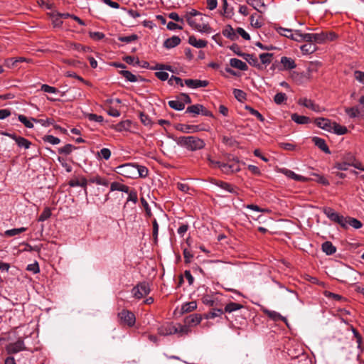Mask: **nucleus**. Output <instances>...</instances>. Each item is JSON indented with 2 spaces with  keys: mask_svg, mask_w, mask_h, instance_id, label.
Returning <instances> with one entry per match:
<instances>
[{
  "mask_svg": "<svg viewBox=\"0 0 364 364\" xmlns=\"http://www.w3.org/2000/svg\"><path fill=\"white\" fill-rule=\"evenodd\" d=\"M300 48L304 54H311L316 50V46L312 43L304 44Z\"/></svg>",
  "mask_w": 364,
  "mask_h": 364,
  "instance_id": "f704fd0d",
  "label": "nucleus"
},
{
  "mask_svg": "<svg viewBox=\"0 0 364 364\" xmlns=\"http://www.w3.org/2000/svg\"><path fill=\"white\" fill-rule=\"evenodd\" d=\"M6 349L9 354L17 353L24 349V343L22 340H18L15 343H9Z\"/></svg>",
  "mask_w": 364,
  "mask_h": 364,
  "instance_id": "f8f14e48",
  "label": "nucleus"
},
{
  "mask_svg": "<svg viewBox=\"0 0 364 364\" xmlns=\"http://www.w3.org/2000/svg\"><path fill=\"white\" fill-rule=\"evenodd\" d=\"M233 94L235 97L240 102H243L246 100V93L240 89H234Z\"/></svg>",
  "mask_w": 364,
  "mask_h": 364,
  "instance_id": "8fccbe9b",
  "label": "nucleus"
},
{
  "mask_svg": "<svg viewBox=\"0 0 364 364\" xmlns=\"http://www.w3.org/2000/svg\"><path fill=\"white\" fill-rule=\"evenodd\" d=\"M138 39V36L136 34H132L128 36H119L118 40L119 41L129 43Z\"/></svg>",
  "mask_w": 364,
  "mask_h": 364,
  "instance_id": "13d9d810",
  "label": "nucleus"
},
{
  "mask_svg": "<svg viewBox=\"0 0 364 364\" xmlns=\"http://www.w3.org/2000/svg\"><path fill=\"white\" fill-rule=\"evenodd\" d=\"M43 140L45 141V142H48V143H50L51 144H58L60 142V140L59 138L58 137H55L53 135H45L43 137Z\"/></svg>",
  "mask_w": 364,
  "mask_h": 364,
  "instance_id": "603ef678",
  "label": "nucleus"
},
{
  "mask_svg": "<svg viewBox=\"0 0 364 364\" xmlns=\"http://www.w3.org/2000/svg\"><path fill=\"white\" fill-rule=\"evenodd\" d=\"M358 274V272L354 269L347 267L345 268L343 274L341 275V277L338 279L343 283L354 284L357 279L356 276Z\"/></svg>",
  "mask_w": 364,
  "mask_h": 364,
  "instance_id": "39448f33",
  "label": "nucleus"
},
{
  "mask_svg": "<svg viewBox=\"0 0 364 364\" xmlns=\"http://www.w3.org/2000/svg\"><path fill=\"white\" fill-rule=\"evenodd\" d=\"M168 104L171 108L175 110L181 111L185 108V104L180 100H171Z\"/></svg>",
  "mask_w": 364,
  "mask_h": 364,
  "instance_id": "72a5a7b5",
  "label": "nucleus"
},
{
  "mask_svg": "<svg viewBox=\"0 0 364 364\" xmlns=\"http://www.w3.org/2000/svg\"><path fill=\"white\" fill-rule=\"evenodd\" d=\"M243 308V305L235 303V302H230L227 304L225 306L224 311L225 313H232L233 311L240 310Z\"/></svg>",
  "mask_w": 364,
  "mask_h": 364,
  "instance_id": "393cba45",
  "label": "nucleus"
},
{
  "mask_svg": "<svg viewBox=\"0 0 364 364\" xmlns=\"http://www.w3.org/2000/svg\"><path fill=\"white\" fill-rule=\"evenodd\" d=\"M230 65L231 67L237 68L242 71H246L248 70L247 64L237 58H231L230 60Z\"/></svg>",
  "mask_w": 364,
  "mask_h": 364,
  "instance_id": "6ab92c4d",
  "label": "nucleus"
},
{
  "mask_svg": "<svg viewBox=\"0 0 364 364\" xmlns=\"http://www.w3.org/2000/svg\"><path fill=\"white\" fill-rule=\"evenodd\" d=\"M323 213L326 217L331 221H333L339 224L342 228L347 229L348 225L353 227L355 229H359L362 228V223L356 218L351 217H344L339 215L332 208L326 207L323 208Z\"/></svg>",
  "mask_w": 364,
  "mask_h": 364,
  "instance_id": "f257e3e1",
  "label": "nucleus"
},
{
  "mask_svg": "<svg viewBox=\"0 0 364 364\" xmlns=\"http://www.w3.org/2000/svg\"><path fill=\"white\" fill-rule=\"evenodd\" d=\"M89 36L95 41H100L105 38V34L102 32L99 31H90L89 32Z\"/></svg>",
  "mask_w": 364,
  "mask_h": 364,
  "instance_id": "e2e57ef3",
  "label": "nucleus"
},
{
  "mask_svg": "<svg viewBox=\"0 0 364 364\" xmlns=\"http://www.w3.org/2000/svg\"><path fill=\"white\" fill-rule=\"evenodd\" d=\"M18 119L23 124V125L29 129H31L33 127V121L31 119L29 120L25 115L23 114H18Z\"/></svg>",
  "mask_w": 364,
  "mask_h": 364,
  "instance_id": "37998d69",
  "label": "nucleus"
},
{
  "mask_svg": "<svg viewBox=\"0 0 364 364\" xmlns=\"http://www.w3.org/2000/svg\"><path fill=\"white\" fill-rule=\"evenodd\" d=\"M158 333L161 336H169L176 333L175 326L166 324L158 328Z\"/></svg>",
  "mask_w": 364,
  "mask_h": 364,
  "instance_id": "f3484780",
  "label": "nucleus"
},
{
  "mask_svg": "<svg viewBox=\"0 0 364 364\" xmlns=\"http://www.w3.org/2000/svg\"><path fill=\"white\" fill-rule=\"evenodd\" d=\"M202 108V105L196 104L187 107L186 112L192 113L193 114H199L200 109Z\"/></svg>",
  "mask_w": 364,
  "mask_h": 364,
  "instance_id": "864d4df0",
  "label": "nucleus"
},
{
  "mask_svg": "<svg viewBox=\"0 0 364 364\" xmlns=\"http://www.w3.org/2000/svg\"><path fill=\"white\" fill-rule=\"evenodd\" d=\"M202 316L200 314H193L186 316L184 318V323H186L189 328L195 326L200 323Z\"/></svg>",
  "mask_w": 364,
  "mask_h": 364,
  "instance_id": "2eb2a0df",
  "label": "nucleus"
},
{
  "mask_svg": "<svg viewBox=\"0 0 364 364\" xmlns=\"http://www.w3.org/2000/svg\"><path fill=\"white\" fill-rule=\"evenodd\" d=\"M184 83L187 87L193 89L205 87L209 85V82L208 80H201L198 79H186L185 80Z\"/></svg>",
  "mask_w": 364,
  "mask_h": 364,
  "instance_id": "9b49d317",
  "label": "nucleus"
},
{
  "mask_svg": "<svg viewBox=\"0 0 364 364\" xmlns=\"http://www.w3.org/2000/svg\"><path fill=\"white\" fill-rule=\"evenodd\" d=\"M89 181L92 183L97 185H102L104 186H108L109 182L107 179L100 177V176H95L90 178Z\"/></svg>",
  "mask_w": 364,
  "mask_h": 364,
  "instance_id": "2f4dec72",
  "label": "nucleus"
},
{
  "mask_svg": "<svg viewBox=\"0 0 364 364\" xmlns=\"http://www.w3.org/2000/svg\"><path fill=\"white\" fill-rule=\"evenodd\" d=\"M16 143L19 147H23L26 149H29L31 144L30 141L23 136H18V138L16 139Z\"/></svg>",
  "mask_w": 364,
  "mask_h": 364,
  "instance_id": "ea45409f",
  "label": "nucleus"
},
{
  "mask_svg": "<svg viewBox=\"0 0 364 364\" xmlns=\"http://www.w3.org/2000/svg\"><path fill=\"white\" fill-rule=\"evenodd\" d=\"M117 173L128 178H136V165L129 163L120 165L117 167Z\"/></svg>",
  "mask_w": 364,
  "mask_h": 364,
  "instance_id": "20e7f679",
  "label": "nucleus"
},
{
  "mask_svg": "<svg viewBox=\"0 0 364 364\" xmlns=\"http://www.w3.org/2000/svg\"><path fill=\"white\" fill-rule=\"evenodd\" d=\"M118 316L121 321L128 326L132 327L135 324L136 318L132 312L128 310H122Z\"/></svg>",
  "mask_w": 364,
  "mask_h": 364,
  "instance_id": "423d86ee",
  "label": "nucleus"
},
{
  "mask_svg": "<svg viewBox=\"0 0 364 364\" xmlns=\"http://www.w3.org/2000/svg\"><path fill=\"white\" fill-rule=\"evenodd\" d=\"M247 3L249 5L252 6L255 9H256L259 13H262V11L258 9V6H266L262 0H247Z\"/></svg>",
  "mask_w": 364,
  "mask_h": 364,
  "instance_id": "79ce46f5",
  "label": "nucleus"
},
{
  "mask_svg": "<svg viewBox=\"0 0 364 364\" xmlns=\"http://www.w3.org/2000/svg\"><path fill=\"white\" fill-rule=\"evenodd\" d=\"M262 312L274 321H282L284 323H287V319L285 317L282 316L279 313L275 311H271L267 309L263 308Z\"/></svg>",
  "mask_w": 364,
  "mask_h": 364,
  "instance_id": "4468645a",
  "label": "nucleus"
},
{
  "mask_svg": "<svg viewBox=\"0 0 364 364\" xmlns=\"http://www.w3.org/2000/svg\"><path fill=\"white\" fill-rule=\"evenodd\" d=\"M136 178L138 177L146 178L148 176L149 170L146 167L140 165H136Z\"/></svg>",
  "mask_w": 364,
  "mask_h": 364,
  "instance_id": "58836bf2",
  "label": "nucleus"
},
{
  "mask_svg": "<svg viewBox=\"0 0 364 364\" xmlns=\"http://www.w3.org/2000/svg\"><path fill=\"white\" fill-rule=\"evenodd\" d=\"M176 333L179 334L181 336L187 335L191 332V328L186 324H178L175 326Z\"/></svg>",
  "mask_w": 364,
  "mask_h": 364,
  "instance_id": "c756f323",
  "label": "nucleus"
},
{
  "mask_svg": "<svg viewBox=\"0 0 364 364\" xmlns=\"http://www.w3.org/2000/svg\"><path fill=\"white\" fill-rule=\"evenodd\" d=\"M261 63L264 65H269L272 62L273 53H264L259 55Z\"/></svg>",
  "mask_w": 364,
  "mask_h": 364,
  "instance_id": "a19ab883",
  "label": "nucleus"
},
{
  "mask_svg": "<svg viewBox=\"0 0 364 364\" xmlns=\"http://www.w3.org/2000/svg\"><path fill=\"white\" fill-rule=\"evenodd\" d=\"M130 124H131V122L129 120L122 121V122L118 123L117 124H116V130L118 132L128 130L130 127Z\"/></svg>",
  "mask_w": 364,
  "mask_h": 364,
  "instance_id": "3c124183",
  "label": "nucleus"
},
{
  "mask_svg": "<svg viewBox=\"0 0 364 364\" xmlns=\"http://www.w3.org/2000/svg\"><path fill=\"white\" fill-rule=\"evenodd\" d=\"M224 310L221 309H213V311H210L205 315L206 318H214L217 316H220L223 313Z\"/></svg>",
  "mask_w": 364,
  "mask_h": 364,
  "instance_id": "09e8293b",
  "label": "nucleus"
},
{
  "mask_svg": "<svg viewBox=\"0 0 364 364\" xmlns=\"http://www.w3.org/2000/svg\"><path fill=\"white\" fill-rule=\"evenodd\" d=\"M324 295L329 299H334V300L338 301H343L346 300V299L343 297L341 295H339V294H335V293H333L331 291H326L324 292Z\"/></svg>",
  "mask_w": 364,
  "mask_h": 364,
  "instance_id": "49530a36",
  "label": "nucleus"
},
{
  "mask_svg": "<svg viewBox=\"0 0 364 364\" xmlns=\"http://www.w3.org/2000/svg\"><path fill=\"white\" fill-rule=\"evenodd\" d=\"M181 127L178 128L180 131L185 133H193L200 130L198 125H186L180 124Z\"/></svg>",
  "mask_w": 364,
  "mask_h": 364,
  "instance_id": "bb28decb",
  "label": "nucleus"
},
{
  "mask_svg": "<svg viewBox=\"0 0 364 364\" xmlns=\"http://www.w3.org/2000/svg\"><path fill=\"white\" fill-rule=\"evenodd\" d=\"M41 90L45 92H48V93H56L58 92L57 88L50 86L46 84L42 85Z\"/></svg>",
  "mask_w": 364,
  "mask_h": 364,
  "instance_id": "338daca9",
  "label": "nucleus"
},
{
  "mask_svg": "<svg viewBox=\"0 0 364 364\" xmlns=\"http://www.w3.org/2000/svg\"><path fill=\"white\" fill-rule=\"evenodd\" d=\"M213 183L220 187L221 189L230 193H232V194H234V195H239V188L231 184V183H227V182H225V181H217V180H214V182Z\"/></svg>",
  "mask_w": 364,
  "mask_h": 364,
  "instance_id": "6e6552de",
  "label": "nucleus"
},
{
  "mask_svg": "<svg viewBox=\"0 0 364 364\" xmlns=\"http://www.w3.org/2000/svg\"><path fill=\"white\" fill-rule=\"evenodd\" d=\"M219 168H220V170L226 174H230L240 171L238 160L233 161L231 164L221 163V164H219Z\"/></svg>",
  "mask_w": 364,
  "mask_h": 364,
  "instance_id": "0eeeda50",
  "label": "nucleus"
},
{
  "mask_svg": "<svg viewBox=\"0 0 364 364\" xmlns=\"http://www.w3.org/2000/svg\"><path fill=\"white\" fill-rule=\"evenodd\" d=\"M247 62L252 66L253 67H255L257 68H261V65L258 62V60L257 58V57L253 55V54H251L250 56L247 58Z\"/></svg>",
  "mask_w": 364,
  "mask_h": 364,
  "instance_id": "bf43d9fd",
  "label": "nucleus"
},
{
  "mask_svg": "<svg viewBox=\"0 0 364 364\" xmlns=\"http://www.w3.org/2000/svg\"><path fill=\"white\" fill-rule=\"evenodd\" d=\"M350 159L348 161H343V162H336L333 166V168L341 170L346 171L348 169V167L350 166Z\"/></svg>",
  "mask_w": 364,
  "mask_h": 364,
  "instance_id": "a18cd8bd",
  "label": "nucleus"
},
{
  "mask_svg": "<svg viewBox=\"0 0 364 364\" xmlns=\"http://www.w3.org/2000/svg\"><path fill=\"white\" fill-rule=\"evenodd\" d=\"M27 228L24 227L7 230L5 231L4 235L7 237H13L25 232Z\"/></svg>",
  "mask_w": 364,
  "mask_h": 364,
  "instance_id": "e433bc0d",
  "label": "nucleus"
},
{
  "mask_svg": "<svg viewBox=\"0 0 364 364\" xmlns=\"http://www.w3.org/2000/svg\"><path fill=\"white\" fill-rule=\"evenodd\" d=\"M314 123L316 124V125L317 127H318L319 128H321L325 131H327L329 132H332V125H333V122H331L330 119H328L327 118H323V117L316 118L314 120Z\"/></svg>",
  "mask_w": 364,
  "mask_h": 364,
  "instance_id": "1a4fd4ad",
  "label": "nucleus"
},
{
  "mask_svg": "<svg viewBox=\"0 0 364 364\" xmlns=\"http://www.w3.org/2000/svg\"><path fill=\"white\" fill-rule=\"evenodd\" d=\"M327 38L328 34L325 32H321L320 33H312V42L316 43H322L326 41Z\"/></svg>",
  "mask_w": 364,
  "mask_h": 364,
  "instance_id": "c85d7f7f",
  "label": "nucleus"
},
{
  "mask_svg": "<svg viewBox=\"0 0 364 364\" xmlns=\"http://www.w3.org/2000/svg\"><path fill=\"white\" fill-rule=\"evenodd\" d=\"M150 285L146 282L138 283L132 289V294L133 296L137 299H141V298L146 296L150 293Z\"/></svg>",
  "mask_w": 364,
  "mask_h": 364,
  "instance_id": "7ed1b4c3",
  "label": "nucleus"
},
{
  "mask_svg": "<svg viewBox=\"0 0 364 364\" xmlns=\"http://www.w3.org/2000/svg\"><path fill=\"white\" fill-rule=\"evenodd\" d=\"M181 43V38L178 36H173L171 38H167L164 43V46L168 49L173 48Z\"/></svg>",
  "mask_w": 364,
  "mask_h": 364,
  "instance_id": "aec40b11",
  "label": "nucleus"
},
{
  "mask_svg": "<svg viewBox=\"0 0 364 364\" xmlns=\"http://www.w3.org/2000/svg\"><path fill=\"white\" fill-rule=\"evenodd\" d=\"M197 308V304L196 301H190L184 304L181 307L182 313H188L193 311Z\"/></svg>",
  "mask_w": 364,
  "mask_h": 364,
  "instance_id": "c9c22d12",
  "label": "nucleus"
},
{
  "mask_svg": "<svg viewBox=\"0 0 364 364\" xmlns=\"http://www.w3.org/2000/svg\"><path fill=\"white\" fill-rule=\"evenodd\" d=\"M250 22L252 26H253L255 28H260L263 25L261 16L257 15V14L251 15Z\"/></svg>",
  "mask_w": 364,
  "mask_h": 364,
  "instance_id": "7c9ffc66",
  "label": "nucleus"
},
{
  "mask_svg": "<svg viewBox=\"0 0 364 364\" xmlns=\"http://www.w3.org/2000/svg\"><path fill=\"white\" fill-rule=\"evenodd\" d=\"M188 43L191 46H193L196 48H205L208 44V42L206 41L198 40L194 36H191L189 37Z\"/></svg>",
  "mask_w": 364,
  "mask_h": 364,
  "instance_id": "4be33fe9",
  "label": "nucleus"
},
{
  "mask_svg": "<svg viewBox=\"0 0 364 364\" xmlns=\"http://www.w3.org/2000/svg\"><path fill=\"white\" fill-rule=\"evenodd\" d=\"M291 120L299 124H306L310 122V119L306 116L299 115L296 113L292 114Z\"/></svg>",
  "mask_w": 364,
  "mask_h": 364,
  "instance_id": "b1692460",
  "label": "nucleus"
},
{
  "mask_svg": "<svg viewBox=\"0 0 364 364\" xmlns=\"http://www.w3.org/2000/svg\"><path fill=\"white\" fill-rule=\"evenodd\" d=\"M176 143L191 151L200 150L205 146L204 140L196 136H180L177 138Z\"/></svg>",
  "mask_w": 364,
  "mask_h": 364,
  "instance_id": "f03ea898",
  "label": "nucleus"
},
{
  "mask_svg": "<svg viewBox=\"0 0 364 364\" xmlns=\"http://www.w3.org/2000/svg\"><path fill=\"white\" fill-rule=\"evenodd\" d=\"M198 31L201 33H210L212 31L211 28L208 24H199L198 27H196V29Z\"/></svg>",
  "mask_w": 364,
  "mask_h": 364,
  "instance_id": "774afa93",
  "label": "nucleus"
},
{
  "mask_svg": "<svg viewBox=\"0 0 364 364\" xmlns=\"http://www.w3.org/2000/svg\"><path fill=\"white\" fill-rule=\"evenodd\" d=\"M280 63L282 65L278 68L279 70H291L296 67L295 61L292 58L286 56L282 57Z\"/></svg>",
  "mask_w": 364,
  "mask_h": 364,
  "instance_id": "ddd939ff",
  "label": "nucleus"
},
{
  "mask_svg": "<svg viewBox=\"0 0 364 364\" xmlns=\"http://www.w3.org/2000/svg\"><path fill=\"white\" fill-rule=\"evenodd\" d=\"M110 191H119L124 193H129V186L120 183L119 182H113L110 185Z\"/></svg>",
  "mask_w": 364,
  "mask_h": 364,
  "instance_id": "a878e982",
  "label": "nucleus"
},
{
  "mask_svg": "<svg viewBox=\"0 0 364 364\" xmlns=\"http://www.w3.org/2000/svg\"><path fill=\"white\" fill-rule=\"evenodd\" d=\"M97 155L101 159L108 160L111 156V151L107 148H103L99 152H97Z\"/></svg>",
  "mask_w": 364,
  "mask_h": 364,
  "instance_id": "4d7b16f0",
  "label": "nucleus"
},
{
  "mask_svg": "<svg viewBox=\"0 0 364 364\" xmlns=\"http://www.w3.org/2000/svg\"><path fill=\"white\" fill-rule=\"evenodd\" d=\"M31 120L36 123H39L43 127H49L50 125L54 124V119L51 118L46 119H36L31 117Z\"/></svg>",
  "mask_w": 364,
  "mask_h": 364,
  "instance_id": "4c0bfd02",
  "label": "nucleus"
},
{
  "mask_svg": "<svg viewBox=\"0 0 364 364\" xmlns=\"http://www.w3.org/2000/svg\"><path fill=\"white\" fill-rule=\"evenodd\" d=\"M119 73L129 82H135L138 80L137 76L132 74L130 71L120 70Z\"/></svg>",
  "mask_w": 364,
  "mask_h": 364,
  "instance_id": "473e14b6",
  "label": "nucleus"
},
{
  "mask_svg": "<svg viewBox=\"0 0 364 364\" xmlns=\"http://www.w3.org/2000/svg\"><path fill=\"white\" fill-rule=\"evenodd\" d=\"M321 248L323 252H325L327 255H331L336 251V247L330 241L323 242L322 244Z\"/></svg>",
  "mask_w": 364,
  "mask_h": 364,
  "instance_id": "5701e85b",
  "label": "nucleus"
},
{
  "mask_svg": "<svg viewBox=\"0 0 364 364\" xmlns=\"http://www.w3.org/2000/svg\"><path fill=\"white\" fill-rule=\"evenodd\" d=\"M75 149H76V147H75L72 144H68L65 145L64 146L59 148L58 153L60 154L68 155V154H70L72 152V151Z\"/></svg>",
  "mask_w": 364,
  "mask_h": 364,
  "instance_id": "c03bdc74",
  "label": "nucleus"
},
{
  "mask_svg": "<svg viewBox=\"0 0 364 364\" xmlns=\"http://www.w3.org/2000/svg\"><path fill=\"white\" fill-rule=\"evenodd\" d=\"M281 171L287 177H288L289 178H291V179H294V181H301V182H305V181H308L307 178H306V177H304L303 176H301V175H298V174L295 173L291 170L287 169V168H282Z\"/></svg>",
  "mask_w": 364,
  "mask_h": 364,
  "instance_id": "dca6fc26",
  "label": "nucleus"
},
{
  "mask_svg": "<svg viewBox=\"0 0 364 364\" xmlns=\"http://www.w3.org/2000/svg\"><path fill=\"white\" fill-rule=\"evenodd\" d=\"M299 105H302L306 108L311 109L316 112H320L322 109L318 105L315 104L311 100L306 97L300 98L298 101Z\"/></svg>",
  "mask_w": 364,
  "mask_h": 364,
  "instance_id": "9d476101",
  "label": "nucleus"
},
{
  "mask_svg": "<svg viewBox=\"0 0 364 364\" xmlns=\"http://www.w3.org/2000/svg\"><path fill=\"white\" fill-rule=\"evenodd\" d=\"M139 118H140V120H141V122L144 125V126H149V127H151L152 125V121L151 119V118L149 117V115L146 114L144 112H140L139 114Z\"/></svg>",
  "mask_w": 364,
  "mask_h": 364,
  "instance_id": "de8ad7c7",
  "label": "nucleus"
},
{
  "mask_svg": "<svg viewBox=\"0 0 364 364\" xmlns=\"http://www.w3.org/2000/svg\"><path fill=\"white\" fill-rule=\"evenodd\" d=\"M287 100V97L285 93L278 92L274 95V101L277 105L282 104L284 101Z\"/></svg>",
  "mask_w": 364,
  "mask_h": 364,
  "instance_id": "5fc2aeb1",
  "label": "nucleus"
},
{
  "mask_svg": "<svg viewBox=\"0 0 364 364\" xmlns=\"http://www.w3.org/2000/svg\"><path fill=\"white\" fill-rule=\"evenodd\" d=\"M245 109L249 111V112L254 115L255 117H256L260 122H264V117L256 109H255L254 108L250 107V106H246L245 107Z\"/></svg>",
  "mask_w": 364,
  "mask_h": 364,
  "instance_id": "6e6d98bb",
  "label": "nucleus"
},
{
  "mask_svg": "<svg viewBox=\"0 0 364 364\" xmlns=\"http://www.w3.org/2000/svg\"><path fill=\"white\" fill-rule=\"evenodd\" d=\"M278 32L280 35L287 37L289 38L292 39V38H293V30L292 29L279 28L278 29Z\"/></svg>",
  "mask_w": 364,
  "mask_h": 364,
  "instance_id": "052dcab7",
  "label": "nucleus"
},
{
  "mask_svg": "<svg viewBox=\"0 0 364 364\" xmlns=\"http://www.w3.org/2000/svg\"><path fill=\"white\" fill-rule=\"evenodd\" d=\"M128 193V198L127 200V203H128L129 201H132L134 203H136L138 201L136 191L134 190H132V191L129 190V193Z\"/></svg>",
  "mask_w": 364,
  "mask_h": 364,
  "instance_id": "0e129e2a",
  "label": "nucleus"
},
{
  "mask_svg": "<svg viewBox=\"0 0 364 364\" xmlns=\"http://www.w3.org/2000/svg\"><path fill=\"white\" fill-rule=\"evenodd\" d=\"M223 34L226 38L235 41L238 38L236 31L230 25L226 26L225 29L223 31Z\"/></svg>",
  "mask_w": 364,
  "mask_h": 364,
  "instance_id": "412c9836",
  "label": "nucleus"
},
{
  "mask_svg": "<svg viewBox=\"0 0 364 364\" xmlns=\"http://www.w3.org/2000/svg\"><path fill=\"white\" fill-rule=\"evenodd\" d=\"M278 146L279 148L287 151H294L296 149L295 144L287 142H279Z\"/></svg>",
  "mask_w": 364,
  "mask_h": 364,
  "instance_id": "680f3d73",
  "label": "nucleus"
},
{
  "mask_svg": "<svg viewBox=\"0 0 364 364\" xmlns=\"http://www.w3.org/2000/svg\"><path fill=\"white\" fill-rule=\"evenodd\" d=\"M348 132V129L346 127L341 126L339 124L336 123V122H333L332 125V132L338 135H343L346 134Z\"/></svg>",
  "mask_w": 364,
  "mask_h": 364,
  "instance_id": "cd10ccee",
  "label": "nucleus"
},
{
  "mask_svg": "<svg viewBox=\"0 0 364 364\" xmlns=\"http://www.w3.org/2000/svg\"><path fill=\"white\" fill-rule=\"evenodd\" d=\"M346 112L350 117L355 118L358 117L359 114V109L358 107H348L346 109Z\"/></svg>",
  "mask_w": 364,
  "mask_h": 364,
  "instance_id": "69168bd1",
  "label": "nucleus"
},
{
  "mask_svg": "<svg viewBox=\"0 0 364 364\" xmlns=\"http://www.w3.org/2000/svg\"><path fill=\"white\" fill-rule=\"evenodd\" d=\"M312 141L314 144L318 147L321 151L325 152L326 154H331V151L327 146L326 141L323 139H321L318 136H314L312 138Z\"/></svg>",
  "mask_w": 364,
  "mask_h": 364,
  "instance_id": "a211bd4d",
  "label": "nucleus"
}]
</instances>
